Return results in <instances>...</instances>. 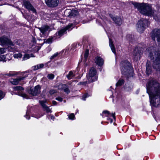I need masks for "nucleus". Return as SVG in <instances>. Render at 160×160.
Listing matches in <instances>:
<instances>
[{"label":"nucleus","mask_w":160,"mask_h":160,"mask_svg":"<svg viewBox=\"0 0 160 160\" xmlns=\"http://www.w3.org/2000/svg\"><path fill=\"white\" fill-rule=\"evenodd\" d=\"M147 92L148 94L151 105L155 107L160 106V84L157 81L151 80L147 85Z\"/></svg>","instance_id":"nucleus-1"},{"label":"nucleus","mask_w":160,"mask_h":160,"mask_svg":"<svg viewBox=\"0 0 160 160\" xmlns=\"http://www.w3.org/2000/svg\"><path fill=\"white\" fill-rule=\"evenodd\" d=\"M132 4L142 14L147 16H153L156 20L160 19V16L156 14L157 12L152 9L151 5L147 3L134 2Z\"/></svg>","instance_id":"nucleus-2"},{"label":"nucleus","mask_w":160,"mask_h":160,"mask_svg":"<svg viewBox=\"0 0 160 160\" xmlns=\"http://www.w3.org/2000/svg\"><path fill=\"white\" fill-rule=\"evenodd\" d=\"M146 53L151 59L155 58L152 66L156 70L160 71V52L156 47L151 46L146 50Z\"/></svg>","instance_id":"nucleus-3"},{"label":"nucleus","mask_w":160,"mask_h":160,"mask_svg":"<svg viewBox=\"0 0 160 160\" xmlns=\"http://www.w3.org/2000/svg\"><path fill=\"white\" fill-rule=\"evenodd\" d=\"M120 66L122 73L123 75H126L132 69L130 63L127 60L122 61Z\"/></svg>","instance_id":"nucleus-4"},{"label":"nucleus","mask_w":160,"mask_h":160,"mask_svg":"<svg viewBox=\"0 0 160 160\" xmlns=\"http://www.w3.org/2000/svg\"><path fill=\"white\" fill-rule=\"evenodd\" d=\"M87 77L88 82H89L96 81L98 78V74L96 69L93 68H91L87 75Z\"/></svg>","instance_id":"nucleus-5"},{"label":"nucleus","mask_w":160,"mask_h":160,"mask_svg":"<svg viewBox=\"0 0 160 160\" xmlns=\"http://www.w3.org/2000/svg\"><path fill=\"white\" fill-rule=\"evenodd\" d=\"M148 23V21L146 19H142L139 21L136 26L138 32L140 33H142L145 29Z\"/></svg>","instance_id":"nucleus-6"},{"label":"nucleus","mask_w":160,"mask_h":160,"mask_svg":"<svg viewBox=\"0 0 160 160\" xmlns=\"http://www.w3.org/2000/svg\"><path fill=\"white\" fill-rule=\"evenodd\" d=\"M27 77H28V79H30L32 78V76L31 74H26L22 77H18L16 79H11L10 80V82L12 84L17 85L20 81L24 79Z\"/></svg>","instance_id":"nucleus-7"},{"label":"nucleus","mask_w":160,"mask_h":160,"mask_svg":"<svg viewBox=\"0 0 160 160\" xmlns=\"http://www.w3.org/2000/svg\"><path fill=\"white\" fill-rule=\"evenodd\" d=\"M14 93L19 96H21L23 98L28 99V98L27 95L25 93H22V91L24 90L23 88L21 86H16L12 88Z\"/></svg>","instance_id":"nucleus-8"},{"label":"nucleus","mask_w":160,"mask_h":160,"mask_svg":"<svg viewBox=\"0 0 160 160\" xmlns=\"http://www.w3.org/2000/svg\"><path fill=\"white\" fill-rule=\"evenodd\" d=\"M74 27V25L72 23L69 24L65 28L61 29L56 33L58 38H59L65 33L66 30H71Z\"/></svg>","instance_id":"nucleus-9"},{"label":"nucleus","mask_w":160,"mask_h":160,"mask_svg":"<svg viewBox=\"0 0 160 160\" xmlns=\"http://www.w3.org/2000/svg\"><path fill=\"white\" fill-rule=\"evenodd\" d=\"M22 5L28 11H31L32 12L35 13H36L35 9L34 8L29 1L25 0H23L22 2Z\"/></svg>","instance_id":"nucleus-10"},{"label":"nucleus","mask_w":160,"mask_h":160,"mask_svg":"<svg viewBox=\"0 0 160 160\" xmlns=\"http://www.w3.org/2000/svg\"><path fill=\"white\" fill-rule=\"evenodd\" d=\"M152 38L154 40L156 38L158 42H160V29H155L151 34Z\"/></svg>","instance_id":"nucleus-11"},{"label":"nucleus","mask_w":160,"mask_h":160,"mask_svg":"<svg viewBox=\"0 0 160 160\" xmlns=\"http://www.w3.org/2000/svg\"><path fill=\"white\" fill-rule=\"evenodd\" d=\"M47 5L51 8L56 7L59 3V0H45Z\"/></svg>","instance_id":"nucleus-12"},{"label":"nucleus","mask_w":160,"mask_h":160,"mask_svg":"<svg viewBox=\"0 0 160 160\" xmlns=\"http://www.w3.org/2000/svg\"><path fill=\"white\" fill-rule=\"evenodd\" d=\"M40 92V87L39 85L35 86L34 88L31 89L28 92L33 96H36Z\"/></svg>","instance_id":"nucleus-13"},{"label":"nucleus","mask_w":160,"mask_h":160,"mask_svg":"<svg viewBox=\"0 0 160 160\" xmlns=\"http://www.w3.org/2000/svg\"><path fill=\"white\" fill-rule=\"evenodd\" d=\"M0 42L3 45L6 44L9 45H13L12 42L5 36H3L0 38Z\"/></svg>","instance_id":"nucleus-14"},{"label":"nucleus","mask_w":160,"mask_h":160,"mask_svg":"<svg viewBox=\"0 0 160 160\" xmlns=\"http://www.w3.org/2000/svg\"><path fill=\"white\" fill-rule=\"evenodd\" d=\"M142 48H136L133 51V55L135 58L137 59L138 58L140 59L142 52L141 51Z\"/></svg>","instance_id":"nucleus-15"},{"label":"nucleus","mask_w":160,"mask_h":160,"mask_svg":"<svg viewBox=\"0 0 160 160\" xmlns=\"http://www.w3.org/2000/svg\"><path fill=\"white\" fill-rule=\"evenodd\" d=\"M65 13H68L69 14L68 16L71 17H75L78 15V12L77 11L75 10H71L69 9L65 11Z\"/></svg>","instance_id":"nucleus-16"},{"label":"nucleus","mask_w":160,"mask_h":160,"mask_svg":"<svg viewBox=\"0 0 160 160\" xmlns=\"http://www.w3.org/2000/svg\"><path fill=\"white\" fill-rule=\"evenodd\" d=\"M58 89L63 90L66 93L68 94L70 92V90L68 88V87L66 84H61L58 86Z\"/></svg>","instance_id":"nucleus-17"},{"label":"nucleus","mask_w":160,"mask_h":160,"mask_svg":"<svg viewBox=\"0 0 160 160\" xmlns=\"http://www.w3.org/2000/svg\"><path fill=\"white\" fill-rule=\"evenodd\" d=\"M110 16L117 24L119 26L121 24L122 20L121 18L118 17H115L112 15H110Z\"/></svg>","instance_id":"nucleus-18"},{"label":"nucleus","mask_w":160,"mask_h":160,"mask_svg":"<svg viewBox=\"0 0 160 160\" xmlns=\"http://www.w3.org/2000/svg\"><path fill=\"white\" fill-rule=\"evenodd\" d=\"M95 62L98 66L101 67L103 64L104 60L101 58L97 56L95 58Z\"/></svg>","instance_id":"nucleus-19"},{"label":"nucleus","mask_w":160,"mask_h":160,"mask_svg":"<svg viewBox=\"0 0 160 160\" xmlns=\"http://www.w3.org/2000/svg\"><path fill=\"white\" fill-rule=\"evenodd\" d=\"M49 28L48 26H46L43 27H42L41 28H38V29L40 30L41 32L42 33V35H46L47 32L48 31V30Z\"/></svg>","instance_id":"nucleus-20"},{"label":"nucleus","mask_w":160,"mask_h":160,"mask_svg":"<svg viewBox=\"0 0 160 160\" xmlns=\"http://www.w3.org/2000/svg\"><path fill=\"white\" fill-rule=\"evenodd\" d=\"M101 115L102 116L103 118H104L105 117H108L112 116L114 119H115V113L111 114L109 111H103L102 113L101 114Z\"/></svg>","instance_id":"nucleus-21"},{"label":"nucleus","mask_w":160,"mask_h":160,"mask_svg":"<svg viewBox=\"0 0 160 160\" xmlns=\"http://www.w3.org/2000/svg\"><path fill=\"white\" fill-rule=\"evenodd\" d=\"M75 76V72L74 71H71L69 72L68 74L66 75V77L68 80H70Z\"/></svg>","instance_id":"nucleus-22"},{"label":"nucleus","mask_w":160,"mask_h":160,"mask_svg":"<svg viewBox=\"0 0 160 160\" xmlns=\"http://www.w3.org/2000/svg\"><path fill=\"white\" fill-rule=\"evenodd\" d=\"M109 45L111 48L112 52L115 54L116 51L115 47L113 45V42L111 39L109 38Z\"/></svg>","instance_id":"nucleus-23"},{"label":"nucleus","mask_w":160,"mask_h":160,"mask_svg":"<svg viewBox=\"0 0 160 160\" xmlns=\"http://www.w3.org/2000/svg\"><path fill=\"white\" fill-rule=\"evenodd\" d=\"M34 55L31 53L30 54H25L22 60H26L29 58L30 57H34Z\"/></svg>","instance_id":"nucleus-24"},{"label":"nucleus","mask_w":160,"mask_h":160,"mask_svg":"<svg viewBox=\"0 0 160 160\" xmlns=\"http://www.w3.org/2000/svg\"><path fill=\"white\" fill-rule=\"evenodd\" d=\"M146 73L147 74H150L151 72V68L149 66V64L147 62L146 65Z\"/></svg>","instance_id":"nucleus-25"},{"label":"nucleus","mask_w":160,"mask_h":160,"mask_svg":"<svg viewBox=\"0 0 160 160\" xmlns=\"http://www.w3.org/2000/svg\"><path fill=\"white\" fill-rule=\"evenodd\" d=\"M44 66V65L43 64L41 63L35 66L32 67V69L34 70H36L39 69L41 68H42Z\"/></svg>","instance_id":"nucleus-26"},{"label":"nucleus","mask_w":160,"mask_h":160,"mask_svg":"<svg viewBox=\"0 0 160 160\" xmlns=\"http://www.w3.org/2000/svg\"><path fill=\"white\" fill-rule=\"evenodd\" d=\"M53 39V37L47 39H45L44 40V42L46 43H51L52 42Z\"/></svg>","instance_id":"nucleus-27"},{"label":"nucleus","mask_w":160,"mask_h":160,"mask_svg":"<svg viewBox=\"0 0 160 160\" xmlns=\"http://www.w3.org/2000/svg\"><path fill=\"white\" fill-rule=\"evenodd\" d=\"M46 100H44L42 101H39V102L42 107L44 108L46 106H47L45 104V103L46 102Z\"/></svg>","instance_id":"nucleus-28"},{"label":"nucleus","mask_w":160,"mask_h":160,"mask_svg":"<svg viewBox=\"0 0 160 160\" xmlns=\"http://www.w3.org/2000/svg\"><path fill=\"white\" fill-rule=\"evenodd\" d=\"M22 56V54L20 53H15L13 55V57L15 58H21Z\"/></svg>","instance_id":"nucleus-29"},{"label":"nucleus","mask_w":160,"mask_h":160,"mask_svg":"<svg viewBox=\"0 0 160 160\" xmlns=\"http://www.w3.org/2000/svg\"><path fill=\"white\" fill-rule=\"evenodd\" d=\"M124 82V81L123 79L119 80L116 84V86H118L122 85Z\"/></svg>","instance_id":"nucleus-30"},{"label":"nucleus","mask_w":160,"mask_h":160,"mask_svg":"<svg viewBox=\"0 0 160 160\" xmlns=\"http://www.w3.org/2000/svg\"><path fill=\"white\" fill-rule=\"evenodd\" d=\"M18 74V72H10L9 73L7 74V75L9 76H13L17 75Z\"/></svg>","instance_id":"nucleus-31"},{"label":"nucleus","mask_w":160,"mask_h":160,"mask_svg":"<svg viewBox=\"0 0 160 160\" xmlns=\"http://www.w3.org/2000/svg\"><path fill=\"white\" fill-rule=\"evenodd\" d=\"M6 61V59L5 56L4 55H0V61H2L3 62H5Z\"/></svg>","instance_id":"nucleus-32"},{"label":"nucleus","mask_w":160,"mask_h":160,"mask_svg":"<svg viewBox=\"0 0 160 160\" xmlns=\"http://www.w3.org/2000/svg\"><path fill=\"white\" fill-rule=\"evenodd\" d=\"M89 54V50L87 49L86 50L85 53L84 54V58L85 60H86Z\"/></svg>","instance_id":"nucleus-33"},{"label":"nucleus","mask_w":160,"mask_h":160,"mask_svg":"<svg viewBox=\"0 0 160 160\" xmlns=\"http://www.w3.org/2000/svg\"><path fill=\"white\" fill-rule=\"evenodd\" d=\"M54 77V75L52 73L48 74L47 75V78L49 79H52Z\"/></svg>","instance_id":"nucleus-34"},{"label":"nucleus","mask_w":160,"mask_h":160,"mask_svg":"<svg viewBox=\"0 0 160 160\" xmlns=\"http://www.w3.org/2000/svg\"><path fill=\"white\" fill-rule=\"evenodd\" d=\"M58 55V52H56L53 55L51 56L50 59V60H52L55 58Z\"/></svg>","instance_id":"nucleus-35"},{"label":"nucleus","mask_w":160,"mask_h":160,"mask_svg":"<svg viewBox=\"0 0 160 160\" xmlns=\"http://www.w3.org/2000/svg\"><path fill=\"white\" fill-rule=\"evenodd\" d=\"M5 94L2 91L0 90V100L2 99L4 97Z\"/></svg>","instance_id":"nucleus-36"},{"label":"nucleus","mask_w":160,"mask_h":160,"mask_svg":"<svg viewBox=\"0 0 160 160\" xmlns=\"http://www.w3.org/2000/svg\"><path fill=\"white\" fill-rule=\"evenodd\" d=\"M6 49L3 48H0V54L5 52Z\"/></svg>","instance_id":"nucleus-37"},{"label":"nucleus","mask_w":160,"mask_h":160,"mask_svg":"<svg viewBox=\"0 0 160 160\" xmlns=\"http://www.w3.org/2000/svg\"><path fill=\"white\" fill-rule=\"evenodd\" d=\"M43 108L47 112H51V109L47 106Z\"/></svg>","instance_id":"nucleus-38"},{"label":"nucleus","mask_w":160,"mask_h":160,"mask_svg":"<svg viewBox=\"0 0 160 160\" xmlns=\"http://www.w3.org/2000/svg\"><path fill=\"white\" fill-rule=\"evenodd\" d=\"M19 43H20V41L19 40H17L15 42L14 44L13 43V46H12V45H10V46H16V45H20Z\"/></svg>","instance_id":"nucleus-39"},{"label":"nucleus","mask_w":160,"mask_h":160,"mask_svg":"<svg viewBox=\"0 0 160 160\" xmlns=\"http://www.w3.org/2000/svg\"><path fill=\"white\" fill-rule=\"evenodd\" d=\"M68 118L69 119H73L75 118V116L73 113H71L69 116Z\"/></svg>","instance_id":"nucleus-40"},{"label":"nucleus","mask_w":160,"mask_h":160,"mask_svg":"<svg viewBox=\"0 0 160 160\" xmlns=\"http://www.w3.org/2000/svg\"><path fill=\"white\" fill-rule=\"evenodd\" d=\"M88 82H89L88 81L82 82H79L78 84L80 85H86L88 83Z\"/></svg>","instance_id":"nucleus-41"},{"label":"nucleus","mask_w":160,"mask_h":160,"mask_svg":"<svg viewBox=\"0 0 160 160\" xmlns=\"http://www.w3.org/2000/svg\"><path fill=\"white\" fill-rule=\"evenodd\" d=\"M90 96V95H88V94L87 93L86 94L83 96L82 99L83 100H85V98L87 97H88Z\"/></svg>","instance_id":"nucleus-42"},{"label":"nucleus","mask_w":160,"mask_h":160,"mask_svg":"<svg viewBox=\"0 0 160 160\" xmlns=\"http://www.w3.org/2000/svg\"><path fill=\"white\" fill-rule=\"evenodd\" d=\"M56 92V91L54 89L51 90L49 91V94H50L51 95L53 94L54 93H55Z\"/></svg>","instance_id":"nucleus-43"},{"label":"nucleus","mask_w":160,"mask_h":160,"mask_svg":"<svg viewBox=\"0 0 160 160\" xmlns=\"http://www.w3.org/2000/svg\"><path fill=\"white\" fill-rule=\"evenodd\" d=\"M56 99L58 101L60 102H62V98L61 97H58L56 98Z\"/></svg>","instance_id":"nucleus-44"},{"label":"nucleus","mask_w":160,"mask_h":160,"mask_svg":"<svg viewBox=\"0 0 160 160\" xmlns=\"http://www.w3.org/2000/svg\"><path fill=\"white\" fill-rule=\"evenodd\" d=\"M9 48H10L11 50H10L12 52H14L16 51V50L15 49L13 48V47H8V49L10 50Z\"/></svg>","instance_id":"nucleus-45"},{"label":"nucleus","mask_w":160,"mask_h":160,"mask_svg":"<svg viewBox=\"0 0 160 160\" xmlns=\"http://www.w3.org/2000/svg\"><path fill=\"white\" fill-rule=\"evenodd\" d=\"M52 104L54 105H56L57 104V102L56 101H53L52 102Z\"/></svg>","instance_id":"nucleus-46"},{"label":"nucleus","mask_w":160,"mask_h":160,"mask_svg":"<svg viewBox=\"0 0 160 160\" xmlns=\"http://www.w3.org/2000/svg\"><path fill=\"white\" fill-rule=\"evenodd\" d=\"M54 118H55V117H54V116H51V118L53 120L54 119Z\"/></svg>","instance_id":"nucleus-47"},{"label":"nucleus","mask_w":160,"mask_h":160,"mask_svg":"<svg viewBox=\"0 0 160 160\" xmlns=\"http://www.w3.org/2000/svg\"><path fill=\"white\" fill-rule=\"evenodd\" d=\"M28 118H27V117H26V118L27 119H29V118H30V117L29 116H28Z\"/></svg>","instance_id":"nucleus-48"},{"label":"nucleus","mask_w":160,"mask_h":160,"mask_svg":"<svg viewBox=\"0 0 160 160\" xmlns=\"http://www.w3.org/2000/svg\"><path fill=\"white\" fill-rule=\"evenodd\" d=\"M110 122H111V123H112V122H113V120H112L111 119V120H110Z\"/></svg>","instance_id":"nucleus-49"},{"label":"nucleus","mask_w":160,"mask_h":160,"mask_svg":"<svg viewBox=\"0 0 160 160\" xmlns=\"http://www.w3.org/2000/svg\"><path fill=\"white\" fill-rule=\"evenodd\" d=\"M78 46H79V44H77L76 45V47H77Z\"/></svg>","instance_id":"nucleus-50"},{"label":"nucleus","mask_w":160,"mask_h":160,"mask_svg":"<svg viewBox=\"0 0 160 160\" xmlns=\"http://www.w3.org/2000/svg\"><path fill=\"white\" fill-rule=\"evenodd\" d=\"M64 102H66L65 100H64Z\"/></svg>","instance_id":"nucleus-51"},{"label":"nucleus","mask_w":160,"mask_h":160,"mask_svg":"<svg viewBox=\"0 0 160 160\" xmlns=\"http://www.w3.org/2000/svg\"><path fill=\"white\" fill-rule=\"evenodd\" d=\"M21 12H22V14L23 13V12L22 11H21Z\"/></svg>","instance_id":"nucleus-52"},{"label":"nucleus","mask_w":160,"mask_h":160,"mask_svg":"<svg viewBox=\"0 0 160 160\" xmlns=\"http://www.w3.org/2000/svg\"><path fill=\"white\" fill-rule=\"evenodd\" d=\"M74 46V45H72V47Z\"/></svg>","instance_id":"nucleus-53"}]
</instances>
